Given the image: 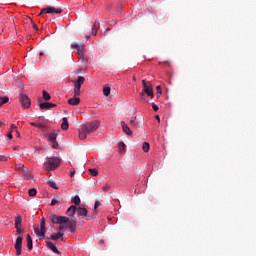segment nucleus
<instances>
[{
  "label": "nucleus",
  "instance_id": "obj_54",
  "mask_svg": "<svg viewBox=\"0 0 256 256\" xmlns=\"http://www.w3.org/2000/svg\"><path fill=\"white\" fill-rule=\"evenodd\" d=\"M133 81H137V78L133 77Z\"/></svg>",
  "mask_w": 256,
  "mask_h": 256
},
{
  "label": "nucleus",
  "instance_id": "obj_19",
  "mask_svg": "<svg viewBox=\"0 0 256 256\" xmlns=\"http://www.w3.org/2000/svg\"><path fill=\"white\" fill-rule=\"evenodd\" d=\"M81 103V99L79 97H73L68 100V105L77 106Z\"/></svg>",
  "mask_w": 256,
  "mask_h": 256
},
{
  "label": "nucleus",
  "instance_id": "obj_22",
  "mask_svg": "<svg viewBox=\"0 0 256 256\" xmlns=\"http://www.w3.org/2000/svg\"><path fill=\"white\" fill-rule=\"evenodd\" d=\"M65 235V232H58V233H56V234H52L51 236H50V239L52 240V241H57V239H61V237H63Z\"/></svg>",
  "mask_w": 256,
  "mask_h": 256
},
{
  "label": "nucleus",
  "instance_id": "obj_52",
  "mask_svg": "<svg viewBox=\"0 0 256 256\" xmlns=\"http://www.w3.org/2000/svg\"><path fill=\"white\" fill-rule=\"evenodd\" d=\"M103 243H104L103 240H100V241H99V244H100V245H103Z\"/></svg>",
  "mask_w": 256,
  "mask_h": 256
},
{
  "label": "nucleus",
  "instance_id": "obj_41",
  "mask_svg": "<svg viewBox=\"0 0 256 256\" xmlns=\"http://www.w3.org/2000/svg\"><path fill=\"white\" fill-rule=\"evenodd\" d=\"M31 23H32L33 29H35L36 31H39V28H37V24H35L33 20H31Z\"/></svg>",
  "mask_w": 256,
  "mask_h": 256
},
{
  "label": "nucleus",
  "instance_id": "obj_9",
  "mask_svg": "<svg viewBox=\"0 0 256 256\" xmlns=\"http://www.w3.org/2000/svg\"><path fill=\"white\" fill-rule=\"evenodd\" d=\"M20 103L23 109H29L31 107V99L25 94H20Z\"/></svg>",
  "mask_w": 256,
  "mask_h": 256
},
{
  "label": "nucleus",
  "instance_id": "obj_12",
  "mask_svg": "<svg viewBox=\"0 0 256 256\" xmlns=\"http://www.w3.org/2000/svg\"><path fill=\"white\" fill-rule=\"evenodd\" d=\"M76 213L78 214V217H80V219H85L86 217V221L91 220L90 217H87V210L83 207L76 208Z\"/></svg>",
  "mask_w": 256,
  "mask_h": 256
},
{
  "label": "nucleus",
  "instance_id": "obj_6",
  "mask_svg": "<svg viewBox=\"0 0 256 256\" xmlns=\"http://www.w3.org/2000/svg\"><path fill=\"white\" fill-rule=\"evenodd\" d=\"M85 83V77L79 76L74 83V95L75 97H78V95H81V85Z\"/></svg>",
  "mask_w": 256,
  "mask_h": 256
},
{
  "label": "nucleus",
  "instance_id": "obj_42",
  "mask_svg": "<svg viewBox=\"0 0 256 256\" xmlns=\"http://www.w3.org/2000/svg\"><path fill=\"white\" fill-rule=\"evenodd\" d=\"M23 233V230H21V227L16 228V235H21Z\"/></svg>",
  "mask_w": 256,
  "mask_h": 256
},
{
  "label": "nucleus",
  "instance_id": "obj_5",
  "mask_svg": "<svg viewBox=\"0 0 256 256\" xmlns=\"http://www.w3.org/2000/svg\"><path fill=\"white\" fill-rule=\"evenodd\" d=\"M48 165L50 166L49 168H46V170L48 171H53L55 169H57V167H59V165H61V159L59 158H55V157H50V158H46Z\"/></svg>",
  "mask_w": 256,
  "mask_h": 256
},
{
  "label": "nucleus",
  "instance_id": "obj_8",
  "mask_svg": "<svg viewBox=\"0 0 256 256\" xmlns=\"http://www.w3.org/2000/svg\"><path fill=\"white\" fill-rule=\"evenodd\" d=\"M71 49H76L78 55L81 57V59H85V46L84 44H77V43H72L71 44Z\"/></svg>",
  "mask_w": 256,
  "mask_h": 256
},
{
  "label": "nucleus",
  "instance_id": "obj_50",
  "mask_svg": "<svg viewBox=\"0 0 256 256\" xmlns=\"http://www.w3.org/2000/svg\"><path fill=\"white\" fill-rule=\"evenodd\" d=\"M155 118L157 119V121H161V118L159 117V115H156Z\"/></svg>",
  "mask_w": 256,
  "mask_h": 256
},
{
  "label": "nucleus",
  "instance_id": "obj_18",
  "mask_svg": "<svg viewBox=\"0 0 256 256\" xmlns=\"http://www.w3.org/2000/svg\"><path fill=\"white\" fill-rule=\"evenodd\" d=\"M121 127H122V131L126 135H133V132H131V129L129 128V126L124 121L121 122Z\"/></svg>",
  "mask_w": 256,
  "mask_h": 256
},
{
  "label": "nucleus",
  "instance_id": "obj_45",
  "mask_svg": "<svg viewBox=\"0 0 256 256\" xmlns=\"http://www.w3.org/2000/svg\"><path fill=\"white\" fill-rule=\"evenodd\" d=\"M30 125H31L32 127H41V125H39V124H37V123H35V122H31Z\"/></svg>",
  "mask_w": 256,
  "mask_h": 256
},
{
  "label": "nucleus",
  "instance_id": "obj_44",
  "mask_svg": "<svg viewBox=\"0 0 256 256\" xmlns=\"http://www.w3.org/2000/svg\"><path fill=\"white\" fill-rule=\"evenodd\" d=\"M156 91H157L158 95H161V93H162L161 86H157Z\"/></svg>",
  "mask_w": 256,
  "mask_h": 256
},
{
  "label": "nucleus",
  "instance_id": "obj_51",
  "mask_svg": "<svg viewBox=\"0 0 256 256\" xmlns=\"http://www.w3.org/2000/svg\"><path fill=\"white\" fill-rule=\"evenodd\" d=\"M19 150V146L14 147V151H18Z\"/></svg>",
  "mask_w": 256,
  "mask_h": 256
},
{
  "label": "nucleus",
  "instance_id": "obj_24",
  "mask_svg": "<svg viewBox=\"0 0 256 256\" xmlns=\"http://www.w3.org/2000/svg\"><path fill=\"white\" fill-rule=\"evenodd\" d=\"M100 27L99 20H95L93 27H92V35H97V31Z\"/></svg>",
  "mask_w": 256,
  "mask_h": 256
},
{
  "label": "nucleus",
  "instance_id": "obj_34",
  "mask_svg": "<svg viewBox=\"0 0 256 256\" xmlns=\"http://www.w3.org/2000/svg\"><path fill=\"white\" fill-rule=\"evenodd\" d=\"M89 173H91V175L93 177H97V175H99V171L97 169H93V168L89 169Z\"/></svg>",
  "mask_w": 256,
  "mask_h": 256
},
{
  "label": "nucleus",
  "instance_id": "obj_29",
  "mask_svg": "<svg viewBox=\"0 0 256 256\" xmlns=\"http://www.w3.org/2000/svg\"><path fill=\"white\" fill-rule=\"evenodd\" d=\"M72 203H74V205H81V198L79 197V195H76V196L72 199Z\"/></svg>",
  "mask_w": 256,
  "mask_h": 256
},
{
  "label": "nucleus",
  "instance_id": "obj_33",
  "mask_svg": "<svg viewBox=\"0 0 256 256\" xmlns=\"http://www.w3.org/2000/svg\"><path fill=\"white\" fill-rule=\"evenodd\" d=\"M21 223H22L21 216H17L15 218V227L16 228L21 227Z\"/></svg>",
  "mask_w": 256,
  "mask_h": 256
},
{
  "label": "nucleus",
  "instance_id": "obj_35",
  "mask_svg": "<svg viewBox=\"0 0 256 256\" xmlns=\"http://www.w3.org/2000/svg\"><path fill=\"white\" fill-rule=\"evenodd\" d=\"M30 197H35L37 195V189L32 188L28 191Z\"/></svg>",
  "mask_w": 256,
  "mask_h": 256
},
{
  "label": "nucleus",
  "instance_id": "obj_17",
  "mask_svg": "<svg viewBox=\"0 0 256 256\" xmlns=\"http://www.w3.org/2000/svg\"><path fill=\"white\" fill-rule=\"evenodd\" d=\"M67 215L69 217H71V219L75 218V213H77V207L76 206H70L68 209H67Z\"/></svg>",
  "mask_w": 256,
  "mask_h": 256
},
{
  "label": "nucleus",
  "instance_id": "obj_48",
  "mask_svg": "<svg viewBox=\"0 0 256 256\" xmlns=\"http://www.w3.org/2000/svg\"><path fill=\"white\" fill-rule=\"evenodd\" d=\"M0 161H7V157H5V156H0Z\"/></svg>",
  "mask_w": 256,
  "mask_h": 256
},
{
  "label": "nucleus",
  "instance_id": "obj_32",
  "mask_svg": "<svg viewBox=\"0 0 256 256\" xmlns=\"http://www.w3.org/2000/svg\"><path fill=\"white\" fill-rule=\"evenodd\" d=\"M125 142H120L119 144H118V151L120 152V153H123V151H125Z\"/></svg>",
  "mask_w": 256,
  "mask_h": 256
},
{
  "label": "nucleus",
  "instance_id": "obj_3",
  "mask_svg": "<svg viewBox=\"0 0 256 256\" xmlns=\"http://www.w3.org/2000/svg\"><path fill=\"white\" fill-rule=\"evenodd\" d=\"M34 233L37 235V237H39V239H45V234L47 233V227L45 226V218L41 219L40 229L38 226L34 228Z\"/></svg>",
  "mask_w": 256,
  "mask_h": 256
},
{
  "label": "nucleus",
  "instance_id": "obj_36",
  "mask_svg": "<svg viewBox=\"0 0 256 256\" xmlns=\"http://www.w3.org/2000/svg\"><path fill=\"white\" fill-rule=\"evenodd\" d=\"M52 143V149H59V143H57V140H54Z\"/></svg>",
  "mask_w": 256,
  "mask_h": 256
},
{
  "label": "nucleus",
  "instance_id": "obj_37",
  "mask_svg": "<svg viewBox=\"0 0 256 256\" xmlns=\"http://www.w3.org/2000/svg\"><path fill=\"white\" fill-rule=\"evenodd\" d=\"M58 229H59V233H64L63 229H67V226H65L64 224H60Z\"/></svg>",
  "mask_w": 256,
  "mask_h": 256
},
{
  "label": "nucleus",
  "instance_id": "obj_40",
  "mask_svg": "<svg viewBox=\"0 0 256 256\" xmlns=\"http://www.w3.org/2000/svg\"><path fill=\"white\" fill-rule=\"evenodd\" d=\"M103 191H109L111 189V186H109V184H106L105 186H103Z\"/></svg>",
  "mask_w": 256,
  "mask_h": 256
},
{
  "label": "nucleus",
  "instance_id": "obj_11",
  "mask_svg": "<svg viewBox=\"0 0 256 256\" xmlns=\"http://www.w3.org/2000/svg\"><path fill=\"white\" fill-rule=\"evenodd\" d=\"M14 247L16 249V255H21V251L23 249V237L18 236L16 238V242H15Z\"/></svg>",
  "mask_w": 256,
  "mask_h": 256
},
{
  "label": "nucleus",
  "instance_id": "obj_53",
  "mask_svg": "<svg viewBox=\"0 0 256 256\" xmlns=\"http://www.w3.org/2000/svg\"><path fill=\"white\" fill-rule=\"evenodd\" d=\"M3 125H5L3 122H0V127H3Z\"/></svg>",
  "mask_w": 256,
  "mask_h": 256
},
{
  "label": "nucleus",
  "instance_id": "obj_38",
  "mask_svg": "<svg viewBox=\"0 0 256 256\" xmlns=\"http://www.w3.org/2000/svg\"><path fill=\"white\" fill-rule=\"evenodd\" d=\"M15 131H17V126L12 124L10 127V133H15Z\"/></svg>",
  "mask_w": 256,
  "mask_h": 256
},
{
  "label": "nucleus",
  "instance_id": "obj_26",
  "mask_svg": "<svg viewBox=\"0 0 256 256\" xmlns=\"http://www.w3.org/2000/svg\"><path fill=\"white\" fill-rule=\"evenodd\" d=\"M43 99L44 101H51V94H49V92L47 91H43Z\"/></svg>",
  "mask_w": 256,
  "mask_h": 256
},
{
  "label": "nucleus",
  "instance_id": "obj_31",
  "mask_svg": "<svg viewBox=\"0 0 256 256\" xmlns=\"http://www.w3.org/2000/svg\"><path fill=\"white\" fill-rule=\"evenodd\" d=\"M103 95H105V97H109V95H111V88L110 87H105L103 89Z\"/></svg>",
  "mask_w": 256,
  "mask_h": 256
},
{
  "label": "nucleus",
  "instance_id": "obj_43",
  "mask_svg": "<svg viewBox=\"0 0 256 256\" xmlns=\"http://www.w3.org/2000/svg\"><path fill=\"white\" fill-rule=\"evenodd\" d=\"M152 109L154 111H159V106L157 104H152Z\"/></svg>",
  "mask_w": 256,
  "mask_h": 256
},
{
  "label": "nucleus",
  "instance_id": "obj_2",
  "mask_svg": "<svg viewBox=\"0 0 256 256\" xmlns=\"http://www.w3.org/2000/svg\"><path fill=\"white\" fill-rule=\"evenodd\" d=\"M142 85H143V91L140 94L141 97H144L145 94L148 97H151V99H153V97H155V95L153 94V85H151V82H147L146 80H142Z\"/></svg>",
  "mask_w": 256,
  "mask_h": 256
},
{
  "label": "nucleus",
  "instance_id": "obj_47",
  "mask_svg": "<svg viewBox=\"0 0 256 256\" xmlns=\"http://www.w3.org/2000/svg\"><path fill=\"white\" fill-rule=\"evenodd\" d=\"M14 135H16V137H20L21 134L19 133V131L15 130Z\"/></svg>",
  "mask_w": 256,
  "mask_h": 256
},
{
  "label": "nucleus",
  "instance_id": "obj_49",
  "mask_svg": "<svg viewBox=\"0 0 256 256\" xmlns=\"http://www.w3.org/2000/svg\"><path fill=\"white\" fill-rule=\"evenodd\" d=\"M70 177H75V170H72V171L70 172Z\"/></svg>",
  "mask_w": 256,
  "mask_h": 256
},
{
  "label": "nucleus",
  "instance_id": "obj_13",
  "mask_svg": "<svg viewBox=\"0 0 256 256\" xmlns=\"http://www.w3.org/2000/svg\"><path fill=\"white\" fill-rule=\"evenodd\" d=\"M17 169H22V173H23L25 179H27L28 181H33V175L29 174V171L27 170V167H25L24 165L19 164Z\"/></svg>",
  "mask_w": 256,
  "mask_h": 256
},
{
  "label": "nucleus",
  "instance_id": "obj_27",
  "mask_svg": "<svg viewBox=\"0 0 256 256\" xmlns=\"http://www.w3.org/2000/svg\"><path fill=\"white\" fill-rule=\"evenodd\" d=\"M5 103H9V97H7V96L1 97L0 96V107H2V105H5Z\"/></svg>",
  "mask_w": 256,
  "mask_h": 256
},
{
  "label": "nucleus",
  "instance_id": "obj_14",
  "mask_svg": "<svg viewBox=\"0 0 256 256\" xmlns=\"http://www.w3.org/2000/svg\"><path fill=\"white\" fill-rule=\"evenodd\" d=\"M141 123H143V118L140 117H132L130 120V125H132V127H139V125H141Z\"/></svg>",
  "mask_w": 256,
  "mask_h": 256
},
{
  "label": "nucleus",
  "instance_id": "obj_7",
  "mask_svg": "<svg viewBox=\"0 0 256 256\" xmlns=\"http://www.w3.org/2000/svg\"><path fill=\"white\" fill-rule=\"evenodd\" d=\"M47 13H56V15H60V13H63V10L61 8L47 7L42 9L38 15H47Z\"/></svg>",
  "mask_w": 256,
  "mask_h": 256
},
{
  "label": "nucleus",
  "instance_id": "obj_39",
  "mask_svg": "<svg viewBox=\"0 0 256 256\" xmlns=\"http://www.w3.org/2000/svg\"><path fill=\"white\" fill-rule=\"evenodd\" d=\"M101 207V202L96 201L94 204V209L97 210V208Z\"/></svg>",
  "mask_w": 256,
  "mask_h": 256
},
{
  "label": "nucleus",
  "instance_id": "obj_46",
  "mask_svg": "<svg viewBox=\"0 0 256 256\" xmlns=\"http://www.w3.org/2000/svg\"><path fill=\"white\" fill-rule=\"evenodd\" d=\"M7 137H8V139H13V132H9Z\"/></svg>",
  "mask_w": 256,
  "mask_h": 256
},
{
  "label": "nucleus",
  "instance_id": "obj_1",
  "mask_svg": "<svg viewBox=\"0 0 256 256\" xmlns=\"http://www.w3.org/2000/svg\"><path fill=\"white\" fill-rule=\"evenodd\" d=\"M100 125L101 123L98 120L83 124L78 130L79 139H81L82 141L87 139V136L91 135V133H95V131L99 129Z\"/></svg>",
  "mask_w": 256,
  "mask_h": 256
},
{
  "label": "nucleus",
  "instance_id": "obj_25",
  "mask_svg": "<svg viewBox=\"0 0 256 256\" xmlns=\"http://www.w3.org/2000/svg\"><path fill=\"white\" fill-rule=\"evenodd\" d=\"M47 185H49V187H52V189H56V190L59 189V187H57V183H55V181L51 179L47 181Z\"/></svg>",
  "mask_w": 256,
  "mask_h": 256
},
{
  "label": "nucleus",
  "instance_id": "obj_16",
  "mask_svg": "<svg viewBox=\"0 0 256 256\" xmlns=\"http://www.w3.org/2000/svg\"><path fill=\"white\" fill-rule=\"evenodd\" d=\"M46 245H47L48 249L53 251V253H56V255H61V252L59 251V249H57V246H55V244H53V242L46 241Z\"/></svg>",
  "mask_w": 256,
  "mask_h": 256
},
{
  "label": "nucleus",
  "instance_id": "obj_21",
  "mask_svg": "<svg viewBox=\"0 0 256 256\" xmlns=\"http://www.w3.org/2000/svg\"><path fill=\"white\" fill-rule=\"evenodd\" d=\"M61 129L62 131H67V129H69V121L67 120V117L62 119Z\"/></svg>",
  "mask_w": 256,
  "mask_h": 256
},
{
  "label": "nucleus",
  "instance_id": "obj_23",
  "mask_svg": "<svg viewBox=\"0 0 256 256\" xmlns=\"http://www.w3.org/2000/svg\"><path fill=\"white\" fill-rule=\"evenodd\" d=\"M26 241H27V247L29 251H31L33 249V239L31 238L30 234H27Z\"/></svg>",
  "mask_w": 256,
  "mask_h": 256
},
{
  "label": "nucleus",
  "instance_id": "obj_55",
  "mask_svg": "<svg viewBox=\"0 0 256 256\" xmlns=\"http://www.w3.org/2000/svg\"><path fill=\"white\" fill-rule=\"evenodd\" d=\"M42 55H43V52H40V57H42Z\"/></svg>",
  "mask_w": 256,
  "mask_h": 256
},
{
  "label": "nucleus",
  "instance_id": "obj_15",
  "mask_svg": "<svg viewBox=\"0 0 256 256\" xmlns=\"http://www.w3.org/2000/svg\"><path fill=\"white\" fill-rule=\"evenodd\" d=\"M39 107L42 111L52 109V107H57V104H53L51 102H43L39 104Z\"/></svg>",
  "mask_w": 256,
  "mask_h": 256
},
{
  "label": "nucleus",
  "instance_id": "obj_20",
  "mask_svg": "<svg viewBox=\"0 0 256 256\" xmlns=\"http://www.w3.org/2000/svg\"><path fill=\"white\" fill-rule=\"evenodd\" d=\"M61 201H63V199L59 196H55L52 200H51V207H55V205H61Z\"/></svg>",
  "mask_w": 256,
  "mask_h": 256
},
{
  "label": "nucleus",
  "instance_id": "obj_10",
  "mask_svg": "<svg viewBox=\"0 0 256 256\" xmlns=\"http://www.w3.org/2000/svg\"><path fill=\"white\" fill-rule=\"evenodd\" d=\"M67 225H65L66 229H70L71 233H75L77 230V218H68V222H66Z\"/></svg>",
  "mask_w": 256,
  "mask_h": 256
},
{
  "label": "nucleus",
  "instance_id": "obj_30",
  "mask_svg": "<svg viewBox=\"0 0 256 256\" xmlns=\"http://www.w3.org/2000/svg\"><path fill=\"white\" fill-rule=\"evenodd\" d=\"M142 149H143L144 153H148V152H149V149H150L149 143L144 142V143L142 144Z\"/></svg>",
  "mask_w": 256,
  "mask_h": 256
},
{
  "label": "nucleus",
  "instance_id": "obj_4",
  "mask_svg": "<svg viewBox=\"0 0 256 256\" xmlns=\"http://www.w3.org/2000/svg\"><path fill=\"white\" fill-rule=\"evenodd\" d=\"M50 221L54 225H65L67 222H69V217L66 216H57L55 214H52L50 216Z\"/></svg>",
  "mask_w": 256,
  "mask_h": 256
},
{
  "label": "nucleus",
  "instance_id": "obj_28",
  "mask_svg": "<svg viewBox=\"0 0 256 256\" xmlns=\"http://www.w3.org/2000/svg\"><path fill=\"white\" fill-rule=\"evenodd\" d=\"M48 141H50V143L53 142V141H57V134H55V133H50V134L48 135Z\"/></svg>",
  "mask_w": 256,
  "mask_h": 256
}]
</instances>
